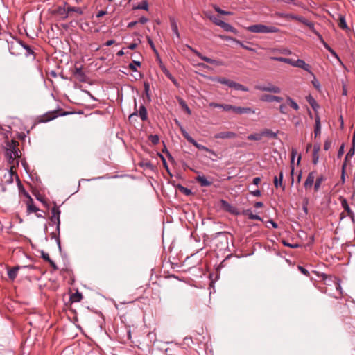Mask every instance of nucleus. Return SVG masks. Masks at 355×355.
<instances>
[{"label":"nucleus","instance_id":"f257e3e1","mask_svg":"<svg viewBox=\"0 0 355 355\" xmlns=\"http://www.w3.org/2000/svg\"><path fill=\"white\" fill-rule=\"evenodd\" d=\"M248 31L253 33H275L278 30L275 26H267L262 24H255L246 28Z\"/></svg>","mask_w":355,"mask_h":355},{"label":"nucleus","instance_id":"f03ea898","mask_svg":"<svg viewBox=\"0 0 355 355\" xmlns=\"http://www.w3.org/2000/svg\"><path fill=\"white\" fill-rule=\"evenodd\" d=\"M181 132H182L183 137L187 139V141L189 143L191 144L193 146H194L198 150H204V151L210 153L214 155L215 154L212 150L208 148L207 147H206L202 144H198L193 138H192L189 135V134L185 130L181 129Z\"/></svg>","mask_w":355,"mask_h":355},{"label":"nucleus","instance_id":"7ed1b4c3","mask_svg":"<svg viewBox=\"0 0 355 355\" xmlns=\"http://www.w3.org/2000/svg\"><path fill=\"white\" fill-rule=\"evenodd\" d=\"M310 28L311 30L313 31V32L317 35V37H318L320 42L323 44V46H324V48L331 54L332 56H334V58H336L337 60H338L340 61V58L338 55V54L336 53V51L332 49L329 45L327 43L325 42V41L324 40L322 36L318 32L315 30L314 28V24H306Z\"/></svg>","mask_w":355,"mask_h":355},{"label":"nucleus","instance_id":"20e7f679","mask_svg":"<svg viewBox=\"0 0 355 355\" xmlns=\"http://www.w3.org/2000/svg\"><path fill=\"white\" fill-rule=\"evenodd\" d=\"M49 25L52 32L51 36L53 37H58L62 33V28L64 30H67L69 28V24H46Z\"/></svg>","mask_w":355,"mask_h":355},{"label":"nucleus","instance_id":"39448f33","mask_svg":"<svg viewBox=\"0 0 355 355\" xmlns=\"http://www.w3.org/2000/svg\"><path fill=\"white\" fill-rule=\"evenodd\" d=\"M255 89L262 92H268L273 94H279L281 88L278 86L274 85L270 83L266 84H260L255 85Z\"/></svg>","mask_w":355,"mask_h":355},{"label":"nucleus","instance_id":"423d86ee","mask_svg":"<svg viewBox=\"0 0 355 355\" xmlns=\"http://www.w3.org/2000/svg\"><path fill=\"white\" fill-rule=\"evenodd\" d=\"M186 46L191 52L195 53L202 60H203V61H205V62H207L209 64H214V65H216V66L222 65V62L221 61H219V60H214V59H211V58H208L207 56H205L202 53H200L199 51H198L196 49L192 48L191 46H189L188 44H187Z\"/></svg>","mask_w":355,"mask_h":355},{"label":"nucleus","instance_id":"0eeeda50","mask_svg":"<svg viewBox=\"0 0 355 355\" xmlns=\"http://www.w3.org/2000/svg\"><path fill=\"white\" fill-rule=\"evenodd\" d=\"M60 210L59 208L55 205V206L51 209V216L50 217L51 221L56 225V231L60 234Z\"/></svg>","mask_w":355,"mask_h":355},{"label":"nucleus","instance_id":"6e6552de","mask_svg":"<svg viewBox=\"0 0 355 355\" xmlns=\"http://www.w3.org/2000/svg\"><path fill=\"white\" fill-rule=\"evenodd\" d=\"M137 115L139 116V117L143 121H146L148 120L147 110L144 105H141L139 107V111L135 110L132 114H131L129 116V120L131 121L132 119H133L135 116H137Z\"/></svg>","mask_w":355,"mask_h":355},{"label":"nucleus","instance_id":"1a4fd4ad","mask_svg":"<svg viewBox=\"0 0 355 355\" xmlns=\"http://www.w3.org/2000/svg\"><path fill=\"white\" fill-rule=\"evenodd\" d=\"M15 175V174L12 168L4 174L3 178L2 180V184H1L2 191H6V184H10L13 182V178Z\"/></svg>","mask_w":355,"mask_h":355},{"label":"nucleus","instance_id":"9d476101","mask_svg":"<svg viewBox=\"0 0 355 355\" xmlns=\"http://www.w3.org/2000/svg\"><path fill=\"white\" fill-rule=\"evenodd\" d=\"M220 205L221 208L223 209H224L225 211H226L230 214H234V215L239 214V211H238V209L236 207L230 204L227 201H226L225 200H220Z\"/></svg>","mask_w":355,"mask_h":355},{"label":"nucleus","instance_id":"9b49d317","mask_svg":"<svg viewBox=\"0 0 355 355\" xmlns=\"http://www.w3.org/2000/svg\"><path fill=\"white\" fill-rule=\"evenodd\" d=\"M291 65L293 67L301 68L313 76V73L311 71L310 65L306 64L304 60L301 59H297V60H292Z\"/></svg>","mask_w":355,"mask_h":355},{"label":"nucleus","instance_id":"f8f14e48","mask_svg":"<svg viewBox=\"0 0 355 355\" xmlns=\"http://www.w3.org/2000/svg\"><path fill=\"white\" fill-rule=\"evenodd\" d=\"M23 45V42L19 40H13L8 43L9 51L12 55H17L19 53L17 51V49H21V46Z\"/></svg>","mask_w":355,"mask_h":355},{"label":"nucleus","instance_id":"ddd939ff","mask_svg":"<svg viewBox=\"0 0 355 355\" xmlns=\"http://www.w3.org/2000/svg\"><path fill=\"white\" fill-rule=\"evenodd\" d=\"M280 15L282 16H283L284 20L288 21L293 20V19H295V20H297L298 22H302V23L309 22L308 20H306L303 17L298 16V15H294L293 13H281Z\"/></svg>","mask_w":355,"mask_h":355},{"label":"nucleus","instance_id":"4468645a","mask_svg":"<svg viewBox=\"0 0 355 355\" xmlns=\"http://www.w3.org/2000/svg\"><path fill=\"white\" fill-rule=\"evenodd\" d=\"M26 196L28 197V201H27V211L28 213H36L38 211H40L39 208H37L33 203V198L30 196V195L24 190Z\"/></svg>","mask_w":355,"mask_h":355},{"label":"nucleus","instance_id":"2eb2a0df","mask_svg":"<svg viewBox=\"0 0 355 355\" xmlns=\"http://www.w3.org/2000/svg\"><path fill=\"white\" fill-rule=\"evenodd\" d=\"M315 171H311L309 173L304 183V187L306 189H311L314 183Z\"/></svg>","mask_w":355,"mask_h":355},{"label":"nucleus","instance_id":"dca6fc26","mask_svg":"<svg viewBox=\"0 0 355 355\" xmlns=\"http://www.w3.org/2000/svg\"><path fill=\"white\" fill-rule=\"evenodd\" d=\"M237 135L235 132L227 131L220 132L214 135L215 139H234L236 137Z\"/></svg>","mask_w":355,"mask_h":355},{"label":"nucleus","instance_id":"f3484780","mask_svg":"<svg viewBox=\"0 0 355 355\" xmlns=\"http://www.w3.org/2000/svg\"><path fill=\"white\" fill-rule=\"evenodd\" d=\"M73 74L80 82H86L87 76L82 71V67H75Z\"/></svg>","mask_w":355,"mask_h":355},{"label":"nucleus","instance_id":"a211bd4d","mask_svg":"<svg viewBox=\"0 0 355 355\" xmlns=\"http://www.w3.org/2000/svg\"><path fill=\"white\" fill-rule=\"evenodd\" d=\"M53 13L60 19H64L68 17V13L66 10L65 7L62 8L61 6H59L56 8L53 11Z\"/></svg>","mask_w":355,"mask_h":355},{"label":"nucleus","instance_id":"6ab92c4d","mask_svg":"<svg viewBox=\"0 0 355 355\" xmlns=\"http://www.w3.org/2000/svg\"><path fill=\"white\" fill-rule=\"evenodd\" d=\"M53 13L60 19H64L68 17V13L66 10L65 7L62 8L61 6H59L56 8L53 11Z\"/></svg>","mask_w":355,"mask_h":355},{"label":"nucleus","instance_id":"aec40b11","mask_svg":"<svg viewBox=\"0 0 355 355\" xmlns=\"http://www.w3.org/2000/svg\"><path fill=\"white\" fill-rule=\"evenodd\" d=\"M28 267H31V266H17L13 267L12 268H8V276L9 279L11 280H14L17 277V272L20 268H28Z\"/></svg>","mask_w":355,"mask_h":355},{"label":"nucleus","instance_id":"412c9836","mask_svg":"<svg viewBox=\"0 0 355 355\" xmlns=\"http://www.w3.org/2000/svg\"><path fill=\"white\" fill-rule=\"evenodd\" d=\"M195 180L201 187H209L212 184V181L208 180L203 175L196 176Z\"/></svg>","mask_w":355,"mask_h":355},{"label":"nucleus","instance_id":"4be33fe9","mask_svg":"<svg viewBox=\"0 0 355 355\" xmlns=\"http://www.w3.org/2000/svg\"><path fill=\"white\" fill-rule=\"evenodd\" d=\"M354 154V147L352 148L349 152L347 153L346 156H345V162L342 166V175H341V179L343 180V182L345 181V167H346V162L347 160V159L349 157H352Z\"/></svg>","mask_w":355,"mask_h":355},{"label":"nucleus","instance_id":"5701e85b","mask_svg":"<svg viewBox=\"0 0 355 355\" xmlns=\"http://www.w3.org/2000/svg\"><path fill=\"white\" fill-rule=\"evenodd\" d=\"M283 171H281L279 173V178H278L277 176L274 177V185L276 188H278L279 187H282V190L284 191L285 189V185L283 184Z\"/></svg>","mask_w":355,"mask_h":355},{"label":"nucleus","instance_id":"b1692460","mask_svg":"<svg viewBox=\"0 0 355 355\" xmlns=\"http://www.w3.org/2000/svg\"><path fill=\"white\" fill-rule=\"evenodd\" d=\"M315 128H314V136L315 137H317L320 135L321 134V123H320V119L319 116H316L315 119Z\"/></svg>","mask_w":355,"mask_h":355},{"label":"nucleus","instance_id":"393cba45","mask_svg":"<svg viewBox=\"0 0 355 355\" xmlns=\"http://www.w3.org/2000/svg\"><path fill=\"white\" fill-rule=\"evenodd\" d=\"M162 71L163 73H164V75L171 80V82L174 84V85L177 87H180V85L178 83V82L177 81V80L172 76V74L169 72V71L166 68V67H163L162 69Z\"/></svg>","mask_w":355,"mask_h":355},{"label":"nucleus","instance_id":"a878e982","mask_svg":"<svg viewBox=\"0 0 355 355\" xmlns=\"http://www.w3.org/2000/svg\"><path fill=\"white\" fill-rule=\"evenodd\" d=\"M209 106L214 108H221L226 112H229L231 110V105L229 104H220L216 103H211Z\"/></svg>","mask_w":355,"mask_h":355},{"label":"nucleus","instance_id":"bb28decb","mask_svg":"<svg viewBox=\"0 0 355 355\" xmlns=\"http://www.w3.org/2000/svg\"><path fill=\"white\" fill-rule=\"evenodd\" d=\"M243 214L245 216H248L249 219L262 221V218L259 216L252 214L250 209L244 210Z\"/></svg>","mask_w":355,"mask_h":355},{"label":"nucleus","instance_id":"cd10ccee","mask_svg":"<svg viewBox=\"0 0 355 355\" xmlns=\"http://www.w3.org/2000/svg\"><path fill=\"white\" fill-rule=\"evenodd\" d=\"M325 180V178L323 175H319L316 180H315V184H314V191L315 192L318 191L320 188V186H321V184Z\"/></svg>","mask_w":355,"mask_h":355},{"label":"nucleus","instance_id":"c85d7f7f","mask_svg":"<svg viewBox=\"0 0 355 355\" xmlns=\"http://www.w3.org/2000/svg\"><path fill=\"white\" fill-rule=\"evenodd\" d=\"M217 24L220 26L221 28L225 31L232 32L236 35L238 34L237 30L234 27H233L230 24Z\"/></svg>","mask_w":355,"mask_h":355},{"label":"nucleus","instance_id":"c756f323","mask_svg":"<svg viewBox=\"0 0 355 355\" xmlns=\"http://www.w3.org/2000/svg\"><path fill=\"white\" fill-rule=\"evenodd\" d=\"M306 100L314 110H316L319 107L318 103L311 95H308L306 97Z\"/></svg>","mask_w":355,"mask_h":355},{"label":"nucleus","instance_id":"7c9ffc66","mask_svg":"<svg viewBox=\"0 0 355 355\" xmlns=\"http://www.w3.org/2000/svg\"><path fill=\"white\" fill-rule=\"evenodd\" d=\"M133 8L136 10H147L148 9V3L146 0H143L141 2L138 3L137 5L134 6Z\"/></svg>","mask_w":355,"mask_h":355},{"label":"nucleus","instance_id":"2f4dec72","mask_svg":"<svg viewBox=\"0 0 355 355\" xmlns=\"http://www.w3.org/2000/svg\"><path fill=\"white\" fill-rule=\"evenodd\" d=\"M341 206L348 215H353V211L350 209L348 202L345 198L341 199Z\"/></svg>","mask_w":355,"mask_h":355},{"label":"nucleus","instance_id":"473e14b6","mask_svg":"<svg viewBox=\"0 0 355 355\" xmlns=\"http://www.w3.org/2000/svg\"><path fill=\"white\" fill-rule=\"evenodd\" d=\"M178 101L180 107L189 114L190 115L191 114V111L190 108L188 107L186 102L181 98H178Z\"/></svg>","mask_w":355,"mask_h":355},{"label":"nucleus","instance_id":"72a5a7b5","mask_svg":"<svg viewBox=\"0 0 355 355\" xmlns=\"http://www.w3.org/2000/svg\"><path fill=\"white\" fill-rule=\"evenodd\" d=\"M65 8L68 13V17L69 16H71L73 12H77L78 14L82 13L81 9L80 8H76V7L67 6V7H65Z\"/></svg>","mask_w":355,"mask_h":355},{"label":"nucleus","instance_id":"f704fd0d","mask_svg":"<svg viewBox=\"0 0 355 355\" xmlns=\"http://www.w3.org/2000/svg\"><path fill=\"white\" fill-rule=\"evenodd\" d=\"M286 102L288 105H290L295 110H298L300 107L298 104L290 96L286 97Z\"/></svg>","mask_w":355,"mask_h":355},{"label":"nucleus","instance_id":"c9c22d12","mask_svg":"<svg viewBox=\"0 0 355 355\" xmlns=\"http://www.w3.org/2000/svg\"><path fill=\"white\" fill-rule=\"evenodd\" d=\"M177 188L181 193H184L187 196H191L192 194V191L191 189H189L187 187H184V186H182L181 184H178L177 186Z\"/></svg>","mask_w":355,"mask_h":355},{"label":"nucleus","instance_id":"e433bc0d","mask_svg":"<svg viewBox=\"0 0 355 355\" xmlns=\"http://www.w3.org/2000/svg\"><path fill=\"white\" fill-rule=\"evenodd\" d=\"M83 298V295L80 293L78 291H76V293H73L70 297V300L72 302H80Z\"/></svg>","mask_w":355,"mask_h":355},{"label":"nucleus","instance_id":"4c0bfd02","mask_svg":"<svg viewBox=\"0 0 355 355\" xmlns=\"http://www.w3.org/2000/svg\"><path fill=\"white\" fill-rule=\"evenodd\" d=\"M7 156L8 157L9 162H12L16 157L19 156L18 151L16 149H13V150L7 153Z\"/></svg>","mask_w":355,"mask_h":355},{"label":"nucleus","instance_id":"58836bf2","mask_svg":"<svg viewBox=\"0 0 355 355\" xmlns=\"http://www.w3.org/2000/svg\"><path fill=\"white\" fill-rule=\"evenodd\" d=\"M274 95L263 94L261 96L260 100L263 102H273Z\"/></svg>","mask_w":355,"mask_h":355},{"label":"nucleus","instance_id":"ea45409f","mask_svg":"<svg viewBox=\"0 0 355 355\" xmlns=\"http://www.w3.org/2000/svg\"><path fill=\"white\" fill-rule=\"evenodd\" d=\"M262 137H263V135H262V132H261V133H254V134L249 135L247 137V139L248 140L259 141L261 139Z\"/></svg>","mask_w":355,"mask_h":355},{"label":"nucleus","instance_id":"a19ab883","mask_svg":"<svg viewBox=\"0 0 355 355\" xmlns=\"http://www.w3.org/2000/svg\"><path fill=\"white\" fill-rule=\"evenodd\" d=\"M263 136H267L273 139L277 138V134L272 132L271 130L266 129L262 132Z\"/></svg>","mask_w":355,"mask_h":355},{"label":"nucleus","instance_id":"79ce46f5","mask_svg":"<svg viewBox=\"0 0 355 355\" xmlns=\"http://www.w3.org/2000/svg\"><path fill=\"white\" fill-rule=\"evenodd\" d=\"M270 59L272 60L282 62L288 64H291L292 59L286 58L284 57H270Z\"/></svg>","mask_w":355,"mask_h":355},{"label":"nucleus","instance_id":"37998d69","mask_svg":"<svg viewBox=\"0 0 355 355\" xmlns=\"http://www.w3.org/2000/svg\"><path fill=\"white\" fill-rule=\"evenodd\" d=\"M235 90H239V91H243V92H248V88L240 83H237L236 82L234 83L233 87Z\"/></svg>","mask_w":355,"mask_h":355},{"label":"nucleus","instance_id":"c03bdc74","mask_svg":"<svg viewBox=\"0 0 355 355\" xmlns=\"http://www.w3.org/2000/svg\"><path fill=\"white\" fill-rule=\"evenodd\" d=\"M297 155V151L295 149L293 148L292 150H291V176L293 175V173H294V166H293V162H294V159H295V157Z\"/></svg>","mask_w":355,"mask_h":355},{"label":"nucleus","instance_id":"a18cd8bd","mask_svg":"<svg viewBox=\"0 0 355 355\" xmlns=\"http://www.w3.org/2000/svg\"><path fill=\"white\" fill-rule=\"evenodd\" d=\"M141 62L139 61L134 60L132 62L130 63L129 68L133 71H137V67H140Z\"/></svg>","mask_w":355,"mask_h":355},{"label":"nucleus","instance_id":"49530a36","mask_svg":"<svg viewBox=\"0 0 355 355\" xmlns=\"http://www.w3.org/2000/svg\"><path fill=\"white\" fill-rule=\"evenodd\" d=\"M171 30L173 33L175 35L178 40L180 38V35L178 31V27L177 24H171Z\"/></svg>","mask_w":355,"mask_h":355},{"label":"nucleus","instance_id":"de8ad7c7","mask_svg":"<svg viewBox=\"0 0 355 355\" xmlns=\"http://www.w3.org/2000/svg\"><path fill=\"white\" fill-rule=\"evenodd\" d=\"M149 140L154 145H156L159 143V138L157 135H150L149 136Z\"/></svg>","mask_w":355,"mask_h":355},{"label":"nucleus","instance_id":"09e8293b","mask_svg":"<svg viewBox=\"0 0 355 355\" xmlns=\"http://www.w3.org/2000/svg\"><path fill=\"white\" fill-rule=\"evenodd\" d=\"M206 17L209 18L211 22H224L222 19H218L215 16L210 13H206Z\"/></svg>","mask_w":355,"mask_h":355},{"label":"nucleus","instance_id":"8fccbe9b","mask_svg":"<svg viewBox=\"0 0 355 355\" xmlns=\"http://www.w3.org/2000/svg\"><path fill=\"white\" fill-rule=\"evenodd\" d=\"M214 9L220 15H230L231 14L230 12H227V11L222 10L218 6H214Z\"/></svg>","mask_w":355,"mask_h":355},{"label":"nucleus","instance_id":"3c124183","mask_svg":"<svg viewBox=\"0 0 355 355\" xmlns=\"http://www.w3.org/2000/svg\"><path fill=\"white\" fill-rule=\"evenodd\" d=\"M255 110L250 107H241V114H254Z\"/></svg>","mask_w":355,"mask_h":355},{"label":"nucleus","instance_id":"603ef678","mask_svg":"<svg viewBox=\"0 0 355 355\" xmlns=\"http://www.w3.org/2000/svg\"><path fill=\"white\" fill-rule=\"evenodd\" d=\"M339 26L341 29L345 30L347 33H349L351 31V26L349 24H338Z\"/></svg>","mask_w":355,"mask_h":355},{"label":"nucleus","instance_id":"864d4df0","mask_svg":"<svg viewBox=\"0 0 355 355\" xmlns=\"http://www.w3.org/2000/svg\"><path fill=\"white\" fill-rule=\"evenodd\" d=\"M234 42L237 44H239L242 48L246 49V50H248L250 51H255V50L252 48H250L246 45H245L244 44H243L241 42H240L239 40H234Z\"/></svg>","mask_w":355,"mask_h":355},{"label":"nucleus","instance_id":"5fc2aeb1","mask_svg":"<svg viewBox=\"0 0 355 355\" xmlns=\"http://www.w3.org/2000/svg\"><path fill=\"white\" fill-rule=\"evenodd\" d=\"M21 49H24L26 50L27 55L33 53V51H32L31 46L27 45V44H24V42H23V45L21 46Z\"/></svg>","mask_w":355,"mask_h":355},{"label":"nucleus","instance_id":"6e6d98bb","mask_svg":"<svg viewBox=\"0 0 355 355\" xmlns=\"http://www.w3.org/2000/svg\"><path fill=\"white\" fill-rule=\"evenodd\" d=\"M230 111H232L239 114H241V107H238V106H234V105H231Z\"/></svg>","mask_w":355,"mask_h":355},{"label":"nucleus","instance_id":"4d7b16f0","mask_svg":"<svg viewBox=\"0 0 355 355\" xmlns=\"http://www.w3.org/2000/svg\"><path fill=\"white\" fill-rule=\"evenodd\" d=\"M311 83H312L313 85L314 86V87L315 89H317L318 90H320V83L316 79V78L315 76L313 78V80L311 81Z\"/></svg>","mask_w":355,"mask_h":355},{"label":"nucleus","instance_id":"13d9d810","mask_svg":"<svg viewBox=\"0 0 355 355\" xmlns=\"http://www.w3.org/2000/svg\"><path fill=\"white\" fill-rule=\"evenodd\" d=\"M91 24H80V27L83 31L88 32L91 28Z\"/></svg>","mask_w":355,"mask_h":355},{"label":"nucleus","instance_id":"bf43d9fd","mask_svg":"<svg viewBox=\"0 0 355 355\" xmlns=\"http://www.w3.org/2000/svg\"><path fill=\"white\" fill-rule=\"evenodd\" d=\"M41 257L47 262L51 260L49 254L43 250L41 251Z\"/></svg>","mask_w":355,"mask_h":355},{"label":"nucleus","instance_id":"052dcab7","mask_svg":"<svg viewBox=\"0 0 355 355\" xmlns=\"http://www.w3.org/2000/svg\"><path fill=\"white\" fill-rule=\"evenodd\" d=\"M312 162L314 165H316L319 161V154L318 153H313L312 155Z\"/></svg>","mask_w":355,"mask_h":355},{"label":"nucleus","instance_id":"680f3d73","mask_svg":"<svg viewBox=\"0 0 355 355\" xmlns=\"http://www.w3.org/2000/svg\"><path fill=\"white\" fill-rule=\"evenodd\" d=\"M214 80L220 84L225 85L227 79L223 77H216Z\"/></svg>","mask_w":355,"mask_h":355},{"label":"nucleus","instance_id":"e2e57ef3","mask_svg":"<svg viewBox=\"0 0 355 355\" xmlns=\"http://www.w3.org/2000/svg\"><path fill=\"white\" fill-rule=\"evenodd\" d=\"M298 270L304 275L309 277V271L304 268V267L301 266H298Z\"/></svg>","mask_w":355,"mask_h":355},{"label":"nucleus","instance_id":"0e129e2a","mask_svg":"<svg viewBox=\"0 0 355 355\" xmlns=\"http://www.w3.org/2000/svg\"><path fill=\"white\" fill-rule=\"evenodd\" d=\"M331 141L329 139H327L324 144V149L325 150H328L331 148Z\"/></svg>","mask_w":355,"mask_h":355},{"label":"nucleus","instance_id":"69168bd1","mask_svg":"<svg viewBox=\"0 0 355 355\" xmlns=\"http://www.w3.org/2000/svg\"><path fill=\"white\" fill-rule=\"evenodd\" d=\"M320 150V144L319 143H316L313 146V153H319Z\"/></svg>","mask_w":355,"mask_h":355},{"label":"nucleus","instance_id":"338daca9","mask_svg":"<svg viewBox=\"0 0 355 355\" xmlns=\"http://www.w3.org/2000/svg\"><path fill=\"white\" fill-rule=\"evenodd\" d=\"M286 105L285 104H282L280 106H279V112L282 113V114H287V111H286Z\"/></svg>","mask_w":355,"mask_h":355},{"label":"nucleus","instance_id":"774afa93","mask_svg":"<svg viewBox=\"0 0 355 355\" xmlns=\"http://www.w3.org/2000/svg\"><path fill=\"white\" fill-rule=\"evenodd\" d=\"M106 13H107V11L101 10L96 13V16L97 18H100V17L104 16Z\"/></svg>","mask_w":355,"mask_h":355}]
</instances>
